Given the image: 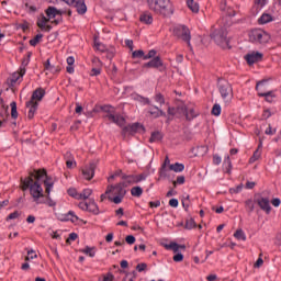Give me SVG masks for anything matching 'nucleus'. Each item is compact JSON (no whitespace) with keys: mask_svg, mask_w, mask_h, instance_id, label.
<instances>
[{"mask_svg":"<svg viewBox=\"0 0 281 281\" xmlns=\"http://www.w3.org/2000/svg\"><path fill=\"white\" fill-rule=\"evenodd\" d=\"M143 67L149 68V69H159L160 67H164V61H161V58L159 57H154L148 63L144 64Z\"/></svg>","mask_w":281,"mask_h":281,"instance_id":"a211bd4d","label":"nucleus"},{"mask_svg":"<svg viewBox=\"0 0 281 281\" xmlns=\"http://www.w3.org/2000/svg\"><path fill=\"white\" fill-rule=\"evenodd\" d=\"M99 281H115V276H113L111 272H108L103 276V278H100Z\"/></svg>","mask_w":281,"mask_h":281,"instance_id":"09e8293b","label":"nucleus"},{"mask_svg":"<svg viewBox=\"0 0 281 281\" xmlns=\"http://www.w3.org/2000/svg\"><path fill=\"white\" fill-rule=\"evenodd\" d=\"M181 203H182L183 210H186V212H188V210H189V207H190V195H188V194L184 195V196L182 198Z\"/></svg>","mask_w":281,"mask_h":281,"instance_id":"79ce46f5","label":"nucleus"},{"mask_svg":"<svg viewBox=\"0 0 281 281\" xmlns=\"http://www.w3.org/2000/svg\"><path fill=\"white\" fill-rule=\"evenodd\" d=\"M245 205L249 212H254V210L256 209V204H254V200L251 199L246 200Z\"/></svg>","mask_w":281,"mask_h":281,"instance_id":"de8ad7c7","label":"nucleus"},{"mask_svg":"<svg viewBox=\"0 0 281 281\" xmlns=\"http://www.w3.org/2000/svg\"><path fill=\"white\" fill-rule=\"evenodd\" d=\"M220 93H221L223 100H225V102H231L232 94H233L232 85H229V82H227V81H225L224 83H221L220 85Z\"/></svg>","mask_w":281,"mask_h":281,"instance_id":"9d476101","label":"nucleus"},{"mask_svg":"<svg viewBox=\"0 0 281 281\" xmlns=\"http://www.w3.org/2000/svg\"><path fill=\"white\" fill-rule=\"evenodd\" d=\"M194 227H196V222L192 218L187 220L186 229H194Z\"/></svg>","mask_w":281,"mask_h":281,"instance_id":"8fccbe9b","label":"nucleus"},{"mask_svg":"<svg viewBox=\"0 0 281 281\" xmlns=\"http://www.w3.org/2000/svg\"><path fill=\"white\" fill-rule=\"evenodd\" d=\"M48 23L49 19L43 14L37 20V26L41 30H46V32H49L52 30V25H47Z\"/></svg>","mask_w":281,"mask_h":281,"instance_id":"6ab92c4d","label":"nucleus"},{"mask_svg":"<svg viewBox=\"0 0 281 281\" xmlns=\"http://www.w3.org/2000/svg\"><path fill=\"white\" fill-rule=\"evenodd\" d=\"M21 188L30 190V194L35 205H48V207H56V201L52 200L49 194L54 188V178L47 176L45 169H37L30 172L25 179L21 178Z\"/></svg>","mask_w":281,"mask_h":281,"instance_id":"f257e3e1","label":"nucleus"},{"mask_svg":"<svg viewBox=\"0 0 281 281\" xmlns=\"http://www.w3.org/2000/svg\"><path fill=\"white\" fill-rule=\"evenodd\" d=\"M273 21H276V16L271 15L270 13L263 12L258 19V24L267 25V23H273Z\"/></svg>","mask_w":281,"mask_h":281,"instance_id":"4be33fe9","label":"nucleus"},{"mask_svg":"<svg viewBox=\"0 0 281 281\" xmlns=\"http://www.w3.org/2000/svg\"><path fill=\"white\" fill-rule=\"evenodd\" d=\"M255 202L259 205L260 210H262L266 214L271 212V204L267 198H258Z\"/></svg>","mask_w":281,"mask_h":281,"instance_id":"2eb2a0df","label":"nucleus"},{"mask_svg":"<svg viewBox=\"0 0 281 281\" xmlns=\"http://www.w3.org/2000/svg\"><path fill=\"white\" fill-rule=\"evenodd\" d=\"M43 38V34H37L36 36H34L32 40H30V45L32 47H36V45H38V43H41V40Z\"/></svg>","mask_w":281,"mask_h":281,"instance_id":"a19ab883","label":"nucleus"},{"mask_svg":"<svg viewBox=\"0 0 281 281\" xmlns=\"http://www.w3.org/2000/svg\"><path fill=\"white\" fill-rule=\"evenodd\" d=\"M81 254H86L90 258H95V248H91L87 246L86 248L81 249Z\"/></svg>","mask_w":281,"mask_h":281,"instance_id":"c9c22d12","label":"nucleus"},{"mask_svg":"<svg viewBox=\"0 0 281 281\" xmlns=\"http://www.w3.org/2000/svg\"><path fill=\"white\" fill-rule=\"evenodd\" d=\"M142 131H144V125L134 123L123 127V135H135V133H139Z\"/></svg>","mask_w":281,"mask_h":281,"instance_id":"f8f14e48","label":"nucleus"},{"mask_svg":"<svg viewBox=\"0 0 281 281\" xmlns=\"http://www.w3.org/2000/svg\"><path fill=\"white\" fill-rule=\"evenodd\" d=\"M261 98H265L266 102H273L276 94L273 93V90H270V92L262 94Z\"/></svg>","mask_w":281,"mask_h":281,"instance_id":"ea45409f","label":"nucleus"},{"mask_svg":"<svg viewBox=\"0 0 281 281\" xmlns=\"http://www.w3.org/2000/svg\"><path fill=\"white\" fill-rule=\"evenodd\" d=\"M102 111L106 113L104 115L105 120H109V122H112V124H116V126H124L126 124L124 116H122L120 113H116L113 106L104 105Z\"/></svg>","mask_w":281,"mask_h":281,"instance_id":"20e7f679","label":"nucleus"},{"mask_svg":"<svg viewBox=\"0 0 281 281\" xmlns=\"http://www.w3.org/2000/svg\"><path fill=\"white\" fill-rule=\"evenodd\" d=\"M263 54L260 52L251 50L245 55V60L248 65H256V63H260L263 58Z\"/></svg>","mask_w":281,"mask_h":281,"instance_id":"9b49d317","label":"nucleus"},{"mask_svg":"<svg viewBox=\"0 0 281 281\" xmlns=\"http://www.w3.org/2000/svg\"><path fill=\"white\" fill-rule=\"evenodd\" d=\"M94 49H97V52H106V46L100 42H94Z\"/></svg>","mask_w":281,"mask_h":281,"instance_id":"864d4df0","label":"nucleus"},{"mask_svg":"<svg viewBox=\"0 0 281 281\" xmlns=\"http://www.w3.org/2000/svg\"><path fill=\"white\" fill-rule=\"evenodd\" d=\"M221 161H223V159L221 158V156H218V155H214V156H213V164H214L215 166H221Z\"/></svg>","mask_w":281,"mask_h":281,"instance_id":"0e129e2a","label":"nucleus"},{"mask_svg":"<svg viewBox=\"0 0 281 281\" xmlns=\"http://www.w3.org/2000/svg\"><path fill=\"white\" fill-rule=\"evenodd\" d=\"M165 249L171 250L173 254H178L179 249H186V246L177 243H170L165 245Z\"/></svg>","mask_w":281,"mask_h":281,"instance_id":"a878e982","label":"nucleus"},{"mask_svg":"<svg viewBox=\"0 0 281 281\" xmlns=\"http://www.w3.org/2000/svg\"><path fill=\"white\" fill-rule=\"evenodd\" d=\"M148 269V265H146V263H138L137 266H136V271H138V273H142V272H144V271H146Z\"/></svg>","mask_w":281,"mask_h":281,"instance_id":"4d7b16f0","label":"nucleus"},{"mask_svg":"<svg viewBox=\"0 0 281 281\" xmlns=\"http://www.w3.org/2000/svg\"><path fill=\"white\" fill-rule=\"evenodd\" d=\"M234 237L237 239V240H247V235H245V232L243 229H237L235 233H234Z\"/></svg>","mask_w":281,"mask_h":281,"instance_id":"4c0bfd02","label":"nucleus"},{"mask_svg":"<svg viewBox=\"0 0 281 281\" xmlns=\"http://www.w3.org/2000/svg\"><path fill=\"white\" fill-rule=\"evenodd\" d=\"M82 175L87 181H91L95 176V162H90L82 169Z\"/></svg>","mask_w":281,"mask_h":281,"instance_id":"ddd939ff","label":"nucleus"},{"mask_svg":"<svg viewBox=\"0 0 281 281\" xmlns=\"http://www.w3.org/2000/svg\"><path fill=\"white\" fill-rule=\"evenodd\" d=\"M19 216H21L19 211H14L13 213L9 214V216L7 217V221H14L15 218H19Z\"/></svg>","mask_w":281,"mask_h":281,"instance_id":"13d9d810","label":"nucleus"},{"mask_svg":"<svg viewBox=\"0 0 281 281\" xmlns=\"http://www.w3.org/2000/svg\"><path fill=\"white\" fill-rule=\"evenodd\" d=\"M126 188L125 184L123 182L117 183L116 186H110L108 187L105 194H114V198L108 196V199L110 201H113V203H115L116 205H120V203H122V199H124V196H126V190L124 189Z\"/></svg>","mask_w":281,"mask_h":281,"instance_id":"7ed1b4c3","label":"nucleus"},{"mask_svg":"<svg viewBox=\"0 0 281 281\" xmlns=\"http://www.w3.org/2000/svg\"><path fill=\"white\" fill-rule=\"evenodd\" d=\"M11 106V117L12 120H16V117H19V112L16 111V102L12 101L10 103Z\"/></svg>","mask_w":281,"mask_h":281,"instance_id":"58836bf2","label":"nucleus"},{"mask_svg":"<svg viewBox=\"0 0 281 281\" xmlns=\"http://www.w3.org/2000/svg\"><path fill=\"white\" fill-rule=\"evenodd\" d=\"M157 55V52L155 49H151L148 52L147 55L144 56V60H148L150 58H155V56Z\"/></svg>","mask_w":281,"mask_h":281,"instance_id":"052dcab7","label":"nucleus"},{"mask_svg":"<svg viewBox=\"0 0 281 281\" xmlns=\"http://www.w3.org/2000/svg\"><path fill=\"white\" fill-rule=\"evenodd\" d=\"M265 265V260H262V254L259 255V258L255 262V268L260 269V267Z\"/></svg>","mask_w":281,"mask_h":281,"instance_id":"bf43d9fd","label":"nucleus"},{"mask_svg":"<svg viewBox=\"0 0 281 281\" xmlns=\"http://www.w3.org/2000/svg\"><path fill=\"white\" fill-rule=\"evenodd\" d=\"M63 1H65V3H67L71 8H75L78 14H87V4L85 3V0H63Z\"/></svg>","mask_w":281,"mask_h":281,"instance_id":"1a4fd4ad","label":"nucleus"},{"mask_svg":"<svg viewBox=\"0 0 281 281\" xmlns=\"http://www.w3.org/2000/svg\"><path fill=\"white\" fill-rule=\"evenodd\" d=\"M44 69L46 71H49L50 74H60V66H54L52 65V63L49 61V59H47L44 64Z\"/></svg>","mask_w":281,"mask_h":281,"instance_id":"b1692460","label":"nucleus"},{"mask_svg":"<svg viewBox=\"0 0 281 281\" xmlns=\"http://www.w3.org/2000/svg\"><path fill=\"white\" fill-rule=\"evenodd\" d=\"M61 221H71V223L78 222V217L74 211H69L67 214L64 215Z\"/></svg>","mask_w":281,"mask_h":281,"instance_id":"c756f323","label":"nucleus"},{"mask_svg":"<svg viewBox=\"0 0 281 281\" xmlns=\"http://www.w3.org/2000/svg\"><path fill=\"white\" fill-rule=\"evenodd\" d=\"M183 183H186V177L183 176H178L176 181H173L175 188H177V186H183Z\"/></svg>","mask_w":281,"mask_h":281,"instance_id":"603ef678","label":"nucleus"},{"mask_svg":"<svg viewBox=\"0 0 281 281\" xmlns=\"http://www.w3.org/2000/svg\"><path fill=\"white\" fill-rule=\"evenodd\" d=\"M25 74V67H20V70L16 72H13L11 76V82L14 85L19 82L21 78H23V75Z\"/></svg>","mask_w":281,"mask_h":281,"instance_id":"393cba45","label":"nucleus"},{"mask_svg":"<svg viewBox=\"0 0 281 281\" xmlns=\"http://www.w3.org/2000/svg\"><path fill=\"white\" fill-rule=\"evenodd\" d=\"M162 137H164V136L161 135L160 132H153V133H151V136H150V138H149V142H150L151 144L157 143V142H161Z\"/></svg>","mask_w":281,"mask_h":281,"instance_id":"72a5a7b5","label":"nucleus"},{"mask_svg":"<svg viewBox=\"0 0 281 281\" xmlns=\"http://www.w3.org/2000/svg\"><path fill=\"white\" fill-rule=\"evenodd\" d=\"M155 102H157L158 104H166V99L164 98V94L161 93H156V95L154 97Z\"/></svg>","mask_w":281,"mask_h":281,"instance_id":"49530a36","label":"nucleus"},{"mask_svg":"<svg viewBox=\"0 0 281 281\" xmlns=\"http://www.w3.org/2000/svg\"><path fill=\"white\" fill-rule=\"evenodd\" d=\"M170 167H160L159 177L160 179H168L170 177Z\"/></svg>","mask_w":281,"mask_h":281,"instance_id":"473e14b6","label":"nucleus"},{"mask_svg":"<svg viewBox=\"0 0 281 281\" xmlns=\"http://www.w3.org/2000/svg\"><path fill=\"white\" fill-rule=\"evenodd\" d=\"M187 5H188L189 10H191V12H193L194 14H198L199 2H196L194 0H187Z\"/></svg>","mask_w":281,"mask_h":281,"instance_id":"bb28decb","label":"nucleus"},{"mask_svg":"<svg viewBox=\"0 0 281 281\" xmlns=\"http://www.w3.org/2000/svg\"><path fill=\"white\" fill-rule=\"evenodd\" d=\"M261 157H262V150L256 149L254 155L249 159V164H256V161H258V159H260Z\"/></svg>","mask_w":281,"mask_h":281,"instance_id":"f704fd0d","label":"nucleus"},{"mask_svg":"<svg viewBox=\"0 0 281 281\" xmlns=\"http://www.w3.org/2000/svg\"><path fill=\"white\" fill-rule=\"evenodd\" d=\"M26 108L29 109L27 119L34 120V115H36V111H38V103H33L32 101H27Z\"/></svg>","mask_w":281,"mask_h":281,"instance_id":"aec40b11","label":"nucleus"},{"mask_svg":"<svg viewBox=\"0 0 281 281\" xmlns=\"http://www.w3.org/2000/svg\"><path fill=\"white\" fill-rule=\"evenodd\" d=\"M226 15L227 16H236V11L232 8L226 9Z\"/></svg>","mask_w":281,"mask_h":281,"instance_id":"774afa93","label":"nucleus"},{"mask_svg":"<svg viewBox=\"0 0 281 281\" xmlns=\"http://www.w3.org/2000/svg\"><path fill=\"white\" fill-rule=\"evenodd\" d=\"M93 191L91 189H83L82 192L79 193L80 200L79 201H85L89 199L90 194H92Z\"/></svg>","mask_w":281,"mask_h":281,"instance_id":"e433bc0d","label":"nucleus"},{"mask_svg":"<svg viewBox=\"0 0 281 281\" xmlns=\"http://www.w3.org/2000/svg\"><path fill=\"white\" fill-rule=\"evenodd\" d=\"M212 115H215L216 117H218V115H221V105L220 104L213 105Z\"/></svg>","mask_w":281,"mask_h":281,"instance_id":"5fc2aeb1","label":"nucleus"},{"mask_svg":"<svg viewBox=\"0 0 281 281\" xmlns=\"http://www.w3.org/2000/svg\"><path fill=\"white\" fill-rule=\"evenodd\" d=\"M213 40L220 47H227L229 45V40H227V30L222 29L220 31H216L213 34Z\"/></svg>","mask_w":281,"mask_h":281,"instance_id":"423d86ee","label":"nucleus"},{"mask_svg":"<svg viewBox=\"0 0 281 281\" xmlns=\"http://www.w3.org/2000/svg\"><path fill=\"white\" fill-rule=\"evenodd\" d=\"M169 170L173 172H183L186 170V166L183 164L176 162L173 165H169Z\"/></svg>","mask_w":281,"mask_h":281,"instance_id":"c85d7f7f","label":"nucleus"},{"mask_svg":"<svg viewBox=\"0 0 281 281\" xmlns=\"http://www.w3.org/2000/svg\"><path fill=\"white\" fill-rule=\"evenodd\" d=\"M147 113L154 117V119H157V117H166V112H164L161 109L157 108V106H150L147 111Z\"/></svg>","mask_w":281,"mask_h":281,"instance_id":"412c9836","label":"nucleus"},{"mask_svg":"<svg viewBox=\"0 0 281 281\" xmlns=\"http://www.w3.org/2000/svg\"><path fill=\"white\" fill-rule=\"evenodd\" d=\"M175 32L179 38L184 41V43L191 47L190 40L192 37L190 36V29H188L186 25H180L175 29Z\"/></svg>","mask_w":281,"mask_h":281,"instance_id":"0eeeda50","label":"nucleus"},{"mask_svg":"<svg viewBox=\"0 0 281 281\" xmlns=\"http://www.w3.org/2000/svg\"><path fill=\"white\" fill-rule=\"evenodd\" d=\"M249 40L251 43H260L261 45H265L268 41H271V35L262 29H254L249 33Z\"/></svg>","mask_w":281,"mask_h":281,"instance_id":"39448f33","label":"nucleus"},{"mask_svg":"<svg viewBox=\"0 0 281 281\" xmlns=\"http://www.w3.org/2000/svg\"><path fill=\"white\" fill-rule=\"evenodd\" d=\"M256 91H257L259 98H261L266 93H269L271 91V90H269V81L268 80L258 81L256 85Z\"/></svg>","mask_w":281,"mask_h":281,"instance_id":"4468645a","label":"nucleus"},{"mask_svg":"<svg viewBox=\"0 0 281 281\" xmlns=\"http://www.w3.org/2000/svg\"><path fill=\"white\" fill-rule=\"evenodd\" d=\"M173 261L175 262H182L183 261V255L182 254H176L175 256H173Z\"/></svg>","mask_w":281,"mask_h":281,"instance_id":"338daca9","label":"nucleus"},{"mask_svg":"<svg viewBox=\"0 0 281 281\" xmlns=\"http://www.w3.org/2000/svg\"><path fill=\"white\" fill-rule=\"evenodd\" d=\"M144 56H146V55L144 54V50H142V49H139V50H134V52L132 53V57H133V58H143V59H144Z\"/></svg>","mask_w":281,"mask_h":281,"instance_id":"6e6d98bb","label":"nucleus"},{"mask_svg":"<svg viewBox=\"0 0 281 281\" xmlns=\"http://www.w3.org/2000/svg\"><path fill=\"white\" fill-rule=\"evenodd\" d=\"M125 241L127 243V245H135V236L133 235L126 236Z\"/></svg>","mask_w":281,"mask_h":281,"instance_id":"e2e57ef3","label":"nucleus"},{"mask_svg":"<svg viewBox=\"0 0 281 281\" xmlns=\"http://www.w3.org/2000/svg\"><path fill=\"white\" fill-rule=\"evenodd\" d=\"M169 205H170V207H179V200H177L175 198L169 200Z\"/></svg>","mask_w":281,"mask_h":281,"instance_id":"69168bd1","label":"nucleus"},{"mask_svg":"<svg viewBox=\"0 0 281 281\" xmlns=\"http://www.w3.org/2000/svg\"><path fill=\"white\" fill-rule=\"evenodd\" d=\"M147 5L149 10L156 14H161L162 16L175 14V8L170 0H147Z\"/></svg>","mask_w":281,"mask_h":281,"instance_id":"f03ea898","label":"nucleus"},{"mask_svg":"<svg viewBox=\"0 0 281 281\" xmlns=\"http://www.w3.org/2000/svg\"><path fill=\"white\" fill-rule=\"evenodd\" d=\"M133 100L140 102V104H150V99L142 97L139 94L132 95Z\"/></svg>","mask_w":281,"mask_h":281,"instance_id":"2f4dec72","label":"nucleus"},{"mask_svg":"<svg viewBox=\"0 0 281 281\" xmlns=\"http://www.w3.org/2000/svg\"><path fill=\"white\" fill-rule=\"evenodd\" d=\"M123 183L126 186H131L133 183H140V181H146V176L144 173L140 175H122Z\"/></svg>","mask_w":281,"mask_h":281,"instance_id":"6e6552de","label":"nucleus"},{"mask_svg":"<svg viewBox=\"0 0 281 281\" xmlns=\"http://www.w3.org/2000/svg\"><path fill=\"white\" fill-rule=\"evenodd\" d=\"M184 111V115L187 120H194V117H196V115H199V112H196V110L194 109V106H184L183 109Z\"/></svg>","mask_w":281,"mask_h":281,"instance_id":"5701e85b","label":"nucleus"},{"mask_svg":"<svg viewBox=\"0 0 281 281\" xmlns=\"http://www.w3.org/2000/svg\"><path fill=\"white\" fill-rule=\"evenodd\" d=\"M45 13H46L48 21H52V19H56V16H63V14H65V11L58 10L55 7H48L45 10Z\"/></svg>","mask_w":281,"mask_h":281,"instance_id":"dca6fc26","label":"nucleus"},{"mask_svg":"<svg viewBox=\"0 0 281 281\" xmlns=\"http://www.w3.org/2000/svg\"><path fill=\"white\" fill-rule=\"evenodd\" d=\"M223 168H224L225 172H227V175H229L232 172V159L229 158V156H225L224 162H223Z\"/></svg>","mask_w":281,"mask_h":281,"instance_id":"cd10ccee","label":"nucleus"},{"mask_svg":"<svg viewBox=\"0 0 281 281\" xmlns=\"http://www.w3.org/2000/svg\"><path fill=\"white\" fill-rule=\"evenodd\" d=\"M68 194L69 196H72V199H77L78 201H80V192H78V190L74 188L68 189Z\"/></svg>","mask_w":281,"mask_h":281,"instance_id":"c03bdc74","label":"nucleus"},{"mask_svg":"<svg viewBox=\"0 0 281 281\" xmlns=\"http://www.w3.org/2000/svg\"><path fill=\"white\" fill-rule=\"evenodd\" d=\"M43 98H45V89L37 88L32 93L31 100L29 102H33V104H38V102H41V100H43Z\"/></svg>","mask_w":281,"mask_h":281,"instance_id":"f3484780","label":"nucleus"},{"mask_svg":"<svg viewBox=\"0 0 281 281\" xmlns=\"http://www.w3.org/2000/svg\"><path fill=\"white\" fill-rule=\"evenodd\" d=\"M267 3H269V0H255V5L259 10H262V8H265V5H267Z\"/></svg>","mask_w":281,"mask_h":281,"instance_id":"3c124183","label":"nucleus"},{"mask_svg":"<svg viewBox=\"0 0 281 281\" xmlns=\"http://www.w3.org/2000/svg\"><path fill=\"white\" fill-rule=\"evenodd\" d=\"M140 22L146 23L147 25H150L153 23V15L150 14H142L140 15Z\"/></svg>","mask_w":281,"mask_h":281,"instance_id":"37998d69","label":"nucleus"},{"mask_svg":"<svg viewBox=\"0 0 281 281\" xmlns=\"http://www.w3.org/2000/svg\"><path fill=\"white\" fill-rule=\"evenodd\" d=\"M131 194L132 196H136V199H139V196L144 194V189H142V187H133L131 189Z\"/></svg>","mask_w":281,"mask_h":281,"instance_id":"7c9ffc66","label":"nucleus"},{"mask_svg":"<svg viewBox=\"0 0 281 281\" xmlns=\"http://www.w3.org/2000/svg\"><path fill=\"white\" fill-rule=\"evenodd\" d=\"M66 166H67V168H75V166H76V160H74V158H67L66 159Z\"/></svg>","mask_w":281,"mask_h":281,"instance_id":"680f3d73","label":"nucleus"},{"mask_svg":"<svg viewBox=\"0 0 281 281\" xmlns=\"http://www.w3.org/2000/svg\"><path fill=\"white\" fill-rule=\"evenodd\" d=\"M88 212H92V214H98V204L95 202L88 203Z\"/></svg>","mask_w":281,"mask_h":281,"instance_id":"a18cd8bd","label":"nucleus"}]
</instances>
